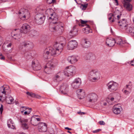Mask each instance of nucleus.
I'll list each match as a JSON object with an SVG mask.
<instances>
[{
	"instance_id": "obj_1",
	"label": "nucleus",
	"mask_w": 134,
	"mask_h": 134,
	"mask_svg": "<svg viewBox=\"0 0 134 134\" xmlns=\"http://www.w3.org/2000/svg\"><path fill=\"white\" fill-rule=\"evenodd\" d=\"M63 49V44L56 42L54 44L53 48L48 47L44 50L43 57L46 59L50 58L51 56H58L61 53Z\"/></svg>"
},
{
	"instance_id": "obj_2",
	"label": "nucleus",
	"mask_w": 134,
	"mask_h": 134,
	"mask_svg": "<svg viewBox=\"0 0 134 134\" xmlns=\"http://www.w3.org/2000/svg\"><path fill=\"white\" fill-rule=\"evenodd\" d=\"M43 10L42 8L37 7L36 9L37 12V13L35 17V20L36 23L38 25L42 24L45 19V16L43 13H42L41 11Z\"/></svg>"
},
{
	"instance_id": "obj_3",
	"label": "nucleus",
	"mask_w": 134,
	"mask_h": 134,
	"mask_svg": "<svg viewBox=\"0 0 134 134\" xmlns=\"http://www.w3.org/2000/svg\"><path fill=\"white\" fill-rule=\"evenodd\" d=\"M100 76L101 74L99 71L96 70H93L89 73L88 79L91 82H94L99 80Z\"/></svg>"
},
{
	"instance_id": "obj_4",
	"label": "nucleus",
	"mask_w": 134,
	"mask_h": 134,
	"mask_svg": "<svg viewBox=\"0 0 134 134\" xmlns=\"http://www.w3.org/2000/svg\"><path fill=\"white\" fill-rule=\"evenodd\" d=\"M76 68L74 66H70L66 67L65 71H63L64 75L68 77L75 74Z\"/></svg>"
},
{
	"instance_id": "obj_5",
	"label": "nucleus",
	"mask_w": 134,
	"mask_h": 134,
	"mask_svg": "<svg viewBox=\"0 0 134 134\" xmlns=\"http://www.w3.org/2000/svg\"><path fill=\"white\" fill-rule=\"evenodd\" d=\"M54 24V26L53 27H52L50 25L49 26V30L52 32H55L56 31H58V32L61 33L62 32L63 29L61 28H63V26L61 25L60 23L57 22H55L54 23H53Z\"/></svg>"
},
{
	"instance_id": "obj_6",
	"label": "nucleus",
	"mask_w": 134,
	"mask_h": 134,
	"mask_svg": "<svg viewBox=\"0 0 134 134\" xmlns=\"http://www.w3.org/2000/svg\"><path fill=\"white\" fill-rule=\"evenodd\" d=\"M108 90L110 92L116 91L118 89V84L116 82L110 81L106 84Z\"/></svg>"
},
{
	"instance_id": "obj_7",
	"label": "nucleus",
	"mask_w": 134,
	"mask_h": 134,
	"mask_svg": "<svg viewBox=\"0 0 134 134\" xmlns=\"http://www.w3.org/2000/svg\"><path fill=\"white\" fill-rule=\"evenodd\" d=\"M98 98V95L94 93H91L88 94L86 97L87 101L91 103L97 102Z\"/></svg>"
},
{
	"instance_id": "obj_8",
	"label": "nucleus",
	"mask_w": 134,
	"mask_h": 134,
	"mask_svg": "<svg viewBox=\"0 0 134 134\" xmlns=\"http://www.w3.org/2000/svg\"><path fill=\"white\" fill-rule=\"evenodd\" d=\"M64 75L63 71H59L54 76L53 80L55 82H58L63 79V76Z\"/></svg>"
},
{
	"instance_id": "obj_9",
	"label": "nucleus",
	"mask_w": 134,
	"mask_h": 134,
	"mask_svg": "<svg viewBox=\"0 0 134 134\" xmlns=\"http://www.w3.org/2000/svg\"><path fill=\"white\" fill-rule=\"evenodd\" d=\"M39 132H44L47 130V125L45 123L41 122L38 124L37 128Z\"/></svg>"
},
{
	"instance_id": "obj_10",
	"label": "nucleus",
	"mask_w": 134,
	"mask_h": 134,
	"mask_svg": "<svg viewBox=\"0 0 134 134\" xmlns=\"http://www.w3.org/2000/svg\"><path fill=\"white\" fill-rule=\"evenodd\" d=\"M21 33L20 30L15 29L12 33V35L14 39L19 41V39L21 36Z\"/></svg>"
},
{
	"instance_id": "obj_11",
	"label": "nucleus",
	"mask_w": 134,
	"mask_h": 134,
	"mask_svg": "<svg viewBox=\"0 0 134 134\" xmlns=\"http://www.w3.org/2000/svg\"><path fill=\"white\" fill-rule=\"evenodd\" d=\"M78 46V43L76 40H72L68 43L67 48L68 49L72 50L76 48Z\"/></svg>"
},
{
	"instance_id": "obj_12",
	"label": "nucleus",
	"mask_w": 134,
	"mask_h": 134,
	"mask_svg": "<svg viewBox=\"0 0 134 134\" xmlns=\"http://www.w3.org/2000/svg\"><path fill=\"white\" fill-rule=\"evenodd\" d=\"M81 82V81L80 79H76L72 82L71 86L73 88L76 89L78 88L79 87Z\"/></svg>"
},
{
	"instance_id": "obj_13",
	"label": "nucleus",
	"mask_w": 134,
	"mask_h": 134,
	"mask_svg": "<svg viewBox=\"0 0 134 134\" xmlns=\"http://www.w3.org/2000/svg\"><path fill=\"white\" fill-rule=\"evenodd\" d=\"M68 85L66 83L63 84L60 87V91L62 94L65 95L68 90Z\"/></svg>"
},
{
	"instance_id": "obj_14",
	"label": "nucleus",
	"mask_w": 134,
	"mask_h": 134,
	"mask_svg": "<svg viewBox=\"0 0 134 134\" xmlns=\"http://www.w3.org/2000/svg\"><path fill=\"white\" fill-rule=\"evenodd\" d=\"M131 0H123L122 3L123 5L126 9L127 10L130 11L132 9V6L129 2Z\"/></svg>"
},
{
	"instance_id": "obj_15",
	"label": "nucleus",
	"mask_w": 134,
	"mask_h": 134,
	"mask_svg": "<svg viewBox=\"0 0 134 134\" xmlns=\"http://www.w3.org/2000/svg\"><path fill=\"white\" fill-rule=\"evenodd\" d=\"M20 31L21 33L26 34L30 30V27L28 24H25L23 25Z\"/></svg>"
},
{
	"instance_id": "obj_16",
	"label": "nucleus",
	"mask_w": 134,
	"mask_h": 134,
	"mask_svg": "<svg viewBox=\"0 0 134 134\" xmlns=\"http://www.w3.org/2000/svg\"><path fill=\"white\" fill-rule=\"evenodd\" d=\"M32 66L33 69L38 70L41 69V66L38 62L36 60H34L32 62Z\"/></svg>"
},
{
	"instance_id": "obj_17",
	"label": "nucleus",
	"mask_w": 134,
	"mask_h": 134,
	"mask_svg": "<svg viewBox=\"0 0 134 134\" xmlns=\"http://www.w3.org/2000/svg\"><path fill=\"white\" fill-rule=\"evenodd\" d=\"M37 116H32L31 120V124L34 126H36L39 124L38 122L41 121L40 118H37L35 117Z\"/></svg>"
},
{
	"instance_id": "obj_18",
	"label": "nucleus",
	"mask_w": 134,
	"mask_h": 134,
	"mask_svg": "<svg viewBox=\"0 0 134 134\" xmlns=\"http://www.w3.org/2000/svg\"><path fill=\"white\" fill-rule=\"evenodd\" d=\"M28 121L27 119H21L20 120L21 123V127L24 130H27L29 128L28 125L26 124Z\"/></svg>"
},
{
	"instance_id": "obj_19",
	"label": "nucleus",
	"mask_w": 134,
	"mask_h": 134,
	"mask_svg": "<svg viewBox=\"0 0 134 134\" xmlns=\"http://www.w3.org/2000/svg\"><path fill=\"white\" fill-rule=\"evenodd\" d=\"M113 108L114 113L116 114H119L122 110L121 107L118 104L114 105Z\"/></svg>"
},
{
	"instance_id": "obj_20",
	"label": "nucleus",
	"mask_w": 134,
	"mask_h": 134,
	"mask_svg": "<svg viewBox=\"0 0 134 134\" xmlns=\"http://www.w3.org/2000/svg\"><path fill=\"white\" fill-rule=\"evenodd\" d=\"M77 92V97L79 99H81L85 97V93L83 90L81 89L78 90Z\"/></svg>"
},
{
	"instance_id": "obj_21",
	"label": "nucleus",
	"mask_w": 134,
	"mask_h": 134,
	"mask_svg": "<svg viewBox=\"0 0 134 134\" xmlns=\"http://www.w3.org/2000/svg\"><path fill=\"white\" fill-rule=\"evenodd\" d=\"M20 46L25 47H28L31 48L33 46V44L30 41L26 42L24 41L21 42L20 44Z\"/></svg>"
},
{
	"instance_id": "obj_22",
	"label": "nucleus",
	"mask_w": 134,
	"mask_h": 134,
	"mask_svg": "<svg viewBox=\"0 0 134 134\" xmlns=\"http://www.w3.org/2000/svg\"><path fill=\"white\" fill-rule=\"evenodd\" d=\"M129 85H127L122 90L123 93L125 95H128L130 94L131 91V87H129Z\"/></svg>"
},
{
	"instance_id": "obj_23",
	"label": "nucleus",
	"mask_w": 134,
	"mask_h": 134,
	"mask_svg": "<svg viewBox=\"0 0 134 134\" xmlns=\"http://www.w3.org/2000/svg\"><path fill=\"white\" fill-rule=\"evenodd\" d=\"M118 23L121 28L125 30L126 29V27L128 25L127 22L125 19H123L121 21H118Z\"/></svg>"
},
{
	"instance_id": "obj_24",
	"label": "nucleus",
	"mask_w": 134,
	"mask_h": 134,
	"mask_svg": "<svg viewBox=\"0 0 134 134\" xmlns=\"http://www.w3.org/2000/svg\"><path fill=\"white\" fill-rule=\"evenodd\" d=\"M53 68V66L52 63L49 62L44 67V69L45 71L49 72L51 71V70Z\"/></svg>"
},
{
	"instance_id": "obj_25",
	"label": "nucleus",
	"mask_w": 134,
	"mask_h": 134,
	"mask_svg": "<svg viewBox=\"0 0 134 134\" xmlns=\"http://www.w3.org/2000/svg\"><path fill=\"white\" fill-rule=\"evenodd\" d=\"M115 43L116 41L113 38L111 39L107 38L106 40V43L107 45L109 47L113 46Z\"/></svg>"
},
{
	"instance_id": "obj_26",
	"label": "nucleus",
	"mask_w": 134,
	"mask_h": 134,
	"mask_svg": "<svg viewBox=\"0 0 134 134\" xmlns=\"http://www.w3.org/2000/svg\"><path fill=\"white\" fill-rule=\"evenodd\" d=\"M12 44L10 43L8 44H4L3 46V48L4 51L6 52H11Z\"/></svg>"
},
{
	"instance_id": "obj_27",
	"label": "nucleus",
	"mask_w": 134,
	"mask_h": 134,
	"mask_svg": "<svg viewBox=\"0 0 134 134\" xmlns=\"http://www.w3.org/2000/svg\"><path fill=\"white\" fill-rule=\"evenodd\" d=\"M67 60L69 62L72 64H74L78 60L77 58L73 55L69 57Z\"/></svg>"
},
{
	"instance_id": "obj_28",
	"label": "nucleus",
	"mask_w": 134,
	"mask_h": 134,
	"mask_svg": "<svg viewBox=\"0 0 134 134\" xmlns=\"http://www.w3.org/2000/svg\"><path fill=\"white\" fill-rule=\"evenodd\" d=\"M95 58V55L92 53H87L85 57V59L86 60H93Z\"/></svg>"
},
{
	"instance_id": "obj_29",
	"label": "nucleus",
	"mask_w": 134,
	"mask_h": 134,
	"mask_svg": "<svg viewBox=\"0 0 134 134\" xmlns=\"http://www.w3.org/2000/svg\"><path fill=\"white\" fill-rule=\"evenodd\" d=\"M91 43L89 40L86 38L84 39L83 41L82 47L86 48L88 47L91 44Z\"/></svg>"
},
{
	"instance_id": "obj_30",
	"label": "nucleus",
	"mask_w": 134,
	"mask_h": 134,
	"mask_svg": "<svg viewBox=\"0 0 134 134\" xmlns=\"http://www.w3.org/2000/svg\"><path fill=\"white\" fill-rule=\"evenodd\" d=\"M126 30L132 36H134V27L128 26Z\"/></svg>"
},
{
	"instance_id": "obj_31",
	"label": "nucleus",
	"mask_w": 134,
	"mask_h": 134,
	"mask_svg": "<svg viewBox=\"0 0 134 134\" xmlns=\"http://www.w3.org/2000/svg\"><path fill=\"white\" fill-rule=\"evenodd\" d=\"M7 124L9 128L12 129H15L14 124L11 119H10L8 120Z\"/></svg>"
},
{
	"instance_id": "obj_32",
	"label": "nucleus",
	"mask_w": 134,
	"mask_h": 134,
	"mask_svg": "<svg viewBox=\"0 0 134 134\" xmlns=\"http://www.w3.org/2000/svg\"><path fill=\"white\" fill-rule=\"evenodd\" d=\"M42 13H43L45 12V14L47 15V16L48 17L50 16V14L52 13L53 12V10L52 9H47L45 10V9H43V10L41 11Z\"/></svg>"
},
{
	"instance_id": "obj_33",
	"label": "nucleus",
	"mask_w": 134,
	"mask_h": 134,
	"mask_svg": "<svg viewBox=\"0 0 134 134\" xmlns=\"http://www.w3.org/2000/svg\"><path fill=\"white\" fill-rule=\"evenodd\" d=\"M76 26H74L73 27L72 29L69 32L72 36H74L77 34V30L76 29Z\"/></svg>"
},
{
	"instance_id": "obj_34",
	"label": "nucleus",
	"mask_w": 134,
	"mask_h": 134,
	"mask_svg": "<svg viewBox=\"0 0 134 134\" xmlns=\"http://www.w3.org/2000/svg\"><path fill=\"white\" fill-rule=\"evenodd\" d=\"M26 94L27 95L30 96L33 98H35L38 99H40L41 98V96H40L32 92H27L26 93Z\"/></svg>"
},
{
	"instance_id": "obj_35",
	"label": "nucleus",
	"mask_w": 134,
	"mask_h": 134,
	"mask_svg": "<svg viewBox=\"0 0 134 134\" xmlns=\"http://www.w3.org/2000/svg\"><path fill=\"white\" fill-rule=\"evenodd\" d=\"M5 100L7 103L10 104L13 103L14 99L12 97L9 96L8 97H6Z\"/></svg>"
},
{
	"instance_id": "obj_36",
	"label": "nucleus",
	"mask_w": 134,
	"mask_h": 134,
	"mask_svg": "<svg viewBox=\"0 0 134 134\" xmlns=\"http://www.w3.org/2000/svg\"><path fill=\"white\" fill-rule=\"evenodd\" d=\"M115 41L116 42L117 44L122 46H124V44L126 43V42L125 41H123L121 38H118Z\"/></svg>"
},
{
	"instance_id": "obj_37",
	"label": "nucleus",
	"mask_w": 134,
	"mask_h": 134,
	"mask_svg": "<svg viewBox=\"0 0 134 134\" xmlns=\"http://www.w3.org/2000/svg\"><path fill=\"white\" fill-rule=\"evenodd\" d=\"M114 15V14H113L112 13H110L108 15V19L110 22L112 23L114 21V18L115 17Z\"/></svg>"
},
{
	"instance_id": "obj_38",
	"label": "nucleus",
	"mask_w": 134,
	"mask_h": 134,
	"mask_svg": "<svg viewBox=\"0 0 134 134\" xmlns=\"http://www.w3.org/2000/svg\"><path fill=\"white\" fill-rule=\"evenodd\" d=\"M26 109H28L30 110L28 112V114H29L31 111L32 109L25 106H22L21 107L20 110L21 113H23L24 111L26 110Z\"/></svg>"
},
{
	"instance_id": "obj_39",
	"label": "nucleus",
	"mask_w": 134,
	"mask_h": 134,
	"mask_svg": "<svg viewBox=\"0 0 134 134\" xmlns=\"http://www.w3.org/2000/svg\"><path fill=\"white\" fill-rule=\"evenodd\" d=\"M86 27L83 28V29L84 31V32L86 34H87L90 32V26L89 25H87Z\"/></svg>"
},
{
	"instance_id": "obj_40",
	"label": "nucleus",
	"mask_w": 134,
	"mask_h": 134,
	"mask_svg": "<svg viewBox=\"0 0 134 134\" xmlns=\"http://www.w3.org/2000/svg\"><path fill=\"white\" fill-rule=\"evenodd\" d=\"M1 92L3 94H6V92L7 91V89H6L4 86H2L0 88Z\"/></svg>"
},
{
	"instance_id": "obj_41",
	"label": "nucleus",
	"mask_w": 134,
	"mask_h": 134,
	"mask_svg": "<svg viewBox=\"0 0 134 134\" xmlns=\"http://www.w3.org/2000/svg\"><path fill=\"white\" fill-rule=\"evenodd\" d=\"M48 17H49V18H48L49 20L52 19V20H54L57 19V18L55 17L54 16V14L52 13L51 14H50V16Z\"/></svg>"
},
{
	"instance_id": "obj_42",
	"label": "nucleus",
	"mask_w": 134,
	"mask_h": 134,
	"mask_svg": "<svg viewBox=\"0 0 134 134\" xmlns=\"http://www.w3.org/2000/svg\"><path fill=\"white\" fill-rule=\"evenodd\" d=\"M27 10L24 9H21L19 12V14L20 15L22 14H24V12H27Z\"/></svg>"
},
{
	"instance_id": "obj_43",
	"label": "nucleus",
	"mask_w": 134,
	"mask_h": 134,
	"mask_svg": "<svg viewBox=\"0 0 134 134\" xmlns=\"http://www.w3.org/2000/svg\"><path fill=\"white\" fill-rule=\"evenodd\" d=\"M87 4H82L81 5L80 8L82 10H85L87 7Z\"/></svg>"
},
{
	"instance_id": "obj_44",
	"label": "nucleus",
	"mask_w": 134,
	"mask_h": 134,
	"mask_svg": "<svg viewBox=\"0 0 134 134\" xmlns=\"http://www.w3.org/2000/svg\"><path fill=\"white\" fill-rule=\"evenodd\" d=\"M87 21H83L82 20H81V23L82 25H82V26H86L87 25H88L87 24Z\"/></svg>"
},
{
	"instance_id": "obj_45",
	"label": "nucleus",
	"mask_w": 134,
	"mask_h": 134,
	"mask_svg": "<svg viewBox=\"0 0 134 134\" xmlns=\"http://www.w3.org/2000/svg\"><path fill=\"white\" fill-rule=\"evenodd\" d=\"M30 34L31 35L33 36H35L37 34V31L34 30H32L31 31Z\"/></svg>"
},
{
	"instance_id": "obj_46",
	"label": "nucleus",
	"mask_w": 134,
	"mask_h": 134,
	"mask_svg": "<svg viewBox=\"0 0 134 134\" xmlns=\"http://www.w3.org/2000/svg\"><path fill=\"white\" fill-rule=\"evenodd\" d=\"M29 54L28 52H26L25 54V55L27 59H29L31 57V55Z\"/></svg>"
},
{
	"instance_id": "obj_47",
	"label": "nucleus",
	"mask_w": 134,
	"mask_h": 134,
	"mask_svg": "<svg viewBox=\"0 0 134 134\" xmlns=\"http://www.w3.org/2000/svg\"><path fill=\"white\" fill-rule=\"evenodd\" d=\"M55 2V0H47V2L49 4Z\"/></svg>"
},
{
	"instance_id": "obj_48",
	"label": "nucleus",
	"mask_w": 134,
	"mask_h": 134,
	"mask_svg": "<svg viewBox=\"0 0 134 134\" xmlns=\"http://www.w3.org/2000/svg\"><path fill=\"white\" fill-rule=\"evenodd\" d=\"M3 105L2 104L1 105V107L0 108V114H1L2 113L3 111Z\"/></svg>"
},
{
	"instance_id": "obj_49",
	"label": "nucleus",
	"mask_w": 134,
	"mask_h": 134,
	"mask_svg": "<svg viewBox=\"0 0 134 134\" xmlns=\"http://www.w3.org/2000/svg\"><path fill=\"white\" fill-rule=\"evenodd\" d=\"M99 123L101 125H104L105 124V122L103 121H100L99 122Z\"/></svg>"
},
{
	"instance_id": "obj_50",
	"label": "nucleus",
	"mask_w": 134,
	"mask_h": 134,
	"mask_svg": "<svg viewBox=\"0 0 134 134\" xmlns=\"http://www.w3.org/2000/svg\"><path fill=\"white\" fill-rule=\"evenodd\" d=\"M101 129H98L96 130L93 131V132L94 133H98L99 131H101Z\"/></svg>"
},
{
	"instance_id": "obj_51",
	"label": "nucleus",
	"mask_w": 134,
	"mask_h": 134,
	"mask_svg": "<svg viewBox=\"0 0 134 134\" xmlns=\"http://www.w3.org/2000/svg\"><path fill=\"white\" fill-rule=\"evenodd\" d=\"M4 57L2 55L1 53H0V59L1 60H4Z\"/></svg>"
},
{
	"instance_id": "obj_52",
	"label": "nucleus",
	"mask_w": 134,
	"mask_h": 134,
	"mask_svg": "<svg viewBox=\"0 0 134 134\" xmlns=\"http://www.w3.org/2000/svg\"><path fill=\"white\" fill-rule=\"evenodd\" d=\"M77 113L79 114V115H83L85 114V113L83 112H81V111H80L79 112H77Z\"/></svg>"
},
{
	"instance_id": "obj_53",
	"label": "nucleus",
	"mask_w": 134,
	"mask_h": 134,
	"mask_svg": "<svg viewBox=\"0 0 134 134\" xmlns=\"http://www.w3.org/2000/svg\"><path fill=\"white\" fill-rule=\"evenodd\" d=\"M114 97H111L110 99L109 100H110L111 101H113L114 100Z\"/></svg>"
},
{
	"instance_id": "obj_54",
	"label": "nucleus",
	"mask_w": 134,
	"mask_h": 134,
	"mask_svg": "<svg viewBox=\"0 0 134 134\" xmlns=\"http://www.w3.org/2000/svg\"><path fill=\"white\" fill-rule=\"evenodd\" d=\"M65 129H66L68 130H71V129L69 128L68 127H65Z\"/></svg>"
},
{
	"instance_id": "obj_55",
	"label": "nucleus",
	"mask_w": 134,
	"mask_h": 134,
	"mask_svg": "<svg viewBox=\"0 0 134 134\" xmlns=\"http://www.w3.org/2000/svg\"><path fill=\"white\" fill-rule=\"evenodd\" d=\"M24 114L25 115H26L27 114H28H28H28V113L27 111H25L24 113Z\"/></svg>"
},
{
	"instance_id": "obj_56",
	"label": "nucleus",
	"mask_w": 134,
	"mask_h": 134,
	"mask_svg": "<svg viewBox=\"0 0 134 134\" xmlns=\"http://www.w3.org/2000/svg\"><path fill=\"white\" fill-rule=\"evenodd\" d=\"M117 16V17L118 20H119L120 18V16L118 15Z\"/></svg>"
},
{
	"instance_id": "obj_57",
	"label": "nucleus",
	"mask_w": 134,
	"mask_h": 134,
	"mask_svg": "<svg viewBox=\"0 0 134 134\" xmlns=\"http://www.w3.org/2000/svg\"><path fill=\"white\" fill-rule=\"evenodd\" d=\"M110 32L111 34H113V31L112 30V28H111L110 29Z\"/></svg>"
},
{
	"instance_id": "obj_58",
	"label": "nucleus",
	"mask_w": 134,
	"mask_h": 134,
	"mask_svg": "<svg viewBox=\"0 0 134 134\" xmlns=\"http://www.w3.org/2000/svg\"><path fill=\"white\" fill-rule=\"evenodd\" d=\"M21 16H22V17H23L24 18H25L26 17V15H21Z\"/></svg>"
},
{
	"instance_id": "obj_59",
	"label": "nucleus",
	"mask_w": 134,
	"mask_h": 134,
	"mask_svg": "<svg viewBox=\"0 0 134 134\" xmlns=\"http://www.w3.org/2000/svg\"><path fill=\"white\" fill-rule=\"evenodd\" d=\"M103 105H107V103H103Z\"/></svg>"
},
{
	"instance_id": "obj_60",
	"label": "nucleus",
	"mask_w": 134,
	"mask_h": 134,
	"mask_svg": "<svg viewBox=\"0 0 134 134\" xmlns=\"http://www.w3.org/2000/svg\"><path fill=\"white\" fill-rule=\"evenodd\" d=\"M19 134H26L25 133H24L23 132L20 133Z\"/></svg>"
},
{
	"instance_id": "obj_61",
	"label": "nucleus",
	"mask_w": 134,
	"mask_h": 134,
	"mask_svg": "<svg viewBox=\"0 0 134 134\" xmlns=\"http://www.w3.org/2000/svg\"><path fill=\"white\" fill-rule=\"evenodd\" d=\"M1 40H2V38H1V37H0V40L1 41V42H2V41H1Z\"/></svg>"
},
{
	"instance_id": "obj_62",
	"label": "nucleus",
	"mask_w": 134,
	"mask_h": 134,
	"mask_svg": "<svg viewBox=\"0 0 134 134\" xmlns=\"http://www.w3.org/2000/svg\"><path fill=\"white\" fill-rule=\"evenodd\" d=\"M74 1H75V2H76V3L77 4V1L76 0H74Z\"/></svg>"
},
{
	"instance_id": "obj_63",
	"label": "nucleus",
	"mask_w": 134,
	"mask_h": 134,
	"mask_svg": "<svg viewBox=\"0 0 134 134\" xmlns=\"http://www.w3.org/2000/svg\"><path fill=\"white\" fill-rule=\"evenodd\" d=\"M133 23L134 24V18H133Z\"/></svg>"
},
{
	"instance_id": "obj_64",
	"label": "nucleus",
	"mask_w": 134,
	"mask_h": 134,
	"mask_svg": "<svg viewBox=\"0 0 134 134\" xmlns=\"http://www.w3.org/2000/svg\"><path fill=\"white\" fill-rule=\"evenodd\" d=\"M68 132H69V133H71V132L70 131H68Z\"/></svg>"
}]
</instances>
